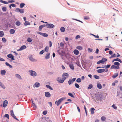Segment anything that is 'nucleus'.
Instances as JSON below:
<instances>
[{
  "instance_id": "4468645a",
  "label": "nucleus",
  "mask_w": 122,
  "mask_h": 122,
  "mask_svg": "<svg viewBox=\"0 0 122 122\" xmlns=\"http://www.w3.org/2000/svg\"><path fill=\"white\" fill-rule=\"evenodd\" d=\"M28 58L31 61H34L35 59H33L32 55L29 56Z\"/></svg>"
},
{
  "instance_id": "3c124183",
  "label": "nucleus",
  "mask_w": 122,
  "mask_h": 122,
  "mask_svg": "<svg viewBox=\"0 0 122 122\" xmlns=\"http://www.w3.org/2000/svg\"><path fill=\"white\" fill-rule=\"evenodd\" d=\"M2 41L3 42L5 43L6 42V40L5 38L3 37L2 38Z\"/></svg>"
},
{
  "instance_id": "6e6552de",
  "label": "nucleus",
  "mask_w": 122,
  "mask_h": 122,
  "mask_svg": "<svg viewBox=\"0 0 122 122\" xmlns=\"http://www.w3.org/2000/svg\"><path fill=\"white\" fill-rule=\"evenodd\" d=\"M7 56L8 58H11V59L12 60H14L15 59L14 58V56L11 54L7 55Z\"/></svg>"
},
{
  "instance_id": "58836bf2",
  "label": "nucleus",
  "mask_w": 122,
  "mask_h": 122,
  "mask_svg": "<svg viewBox=\"0 0 122 122\" xmlns=\"http://www.w3.org/2000/svg\"><path fill=\"white\" fill-rule=\"evenodd\" d=\"M25 5V4L24 3H20V7L22 8H23Z\"/></svg>"
},
{
  "instance_id": "bf43d9fd",
  "label": "nucleus",
  "mask_w": 122,
  "mask_h": 122,
  "mask_svg": "<svg viewBox=\"0 0 122 122\" xmlns=\"http://www.w3.org/2000/svg\"><path fill=\"white\" fill-rule=\"evenodd\" d=\"M112 107L113 108L115 109H117V107L115 105L113 104L112 106Z\"/></svg>"
},
{
  "instance_id": "412c9836",
  "label": "nucleus",
  "mask_w": 122,
  "mask_h": 122,
  "mask_svg": "<svg viewBox=\"0 0 122 122\" xmlns=\"http://www.w3.org/2000/svg\"><path fill=\"white\" fill-rule=\"evenodd\" d=\"M61 78L59 77H58L56 79L57 81L59 83H62L63 82H61Z\"/></svg>"
},
{
  "instance_id": "473e14b6",
  "label": "nucleus",
  "mask_w": 122,
  "mask_h": 122,
  "mask_svg": "<svg viewBox=\"0 0 122 122\" xmlns=\"http://www.w3.org/2000/svg\"><path fill=\"white\" fill-rule=\"evenodd\" d=\"M30 24V23L28 21H25L24 23V25L26 26L28 25H29Z\"/></svg>"
},
{
  "instance_id": "4d7b16f0",
  "label": "nucleus",
  "mask_w": 122,
  "mask_h": 122,
  "mask_svg": "<svg viewBox=\"0 0 122 122\" xmlns=\"http://www.w3.org/2000/svg\"><path fill=\"white\" fill-rule=\"evenodd\" d=\"M12 117L13 118H14L16 120L18 121H19V119L16 118V116L15 115L12 116Z\"/></svg>"
},
{
  "instance_id": "9d476101",
  "label": "nucleus",
  "mask_w": 122,
  "mask_h": 122,
  "mask_svg": "<svg viewBox=\"0 0 122 122\" xmlns=\"http://www.w3.org/2000/svg\"><path fill=\"white\" fill-rule=\"evenodd\" d=\"M105 71V69H99L97 70V72L98 73H100L103 72Z\"/></svg>"
},
{
  "instance_id": "052dcab7",
  "label": "nucleus",
  "mask_w": 122,
  "mask_h": 122,
  "mask_svg": "<svg viewBox=\"0 0 122 122\" xmlns=\"http://www.w3.org/2000/svg\"><path fill=\"white\" fill-rule=\"evenodd\" d=\"M91 34L93 36H94L96 38H99V36L98 35H97V36H96L92 34Z\"/></svg>"
},
{
  "instance_id": "f8f14e48",
  "label": "nucleus",
  "mask_w": 122,
  "mask_h": 122,
  "mask_svg": "<svg viewBox=\"0 0 122 122\" xmlns=\"http://www.w3.org/2000/svg\"><path fill=\"white\" fill-rule=\"evenodd\" d=\"M114 61H117L121 63H122V61L121 60L118 58L114 59L112 61V62H113Z\"/></svg>"
},
{
  "instance_id": "6e6d98bb",
  "label": "nucleus",
  "mask_w": 122,
  "mask_h": 122,
  "mask_svg": "<svg viewBox=\"0 0 122 122\" xmlns=\"http://www.w3.org/2000/svg\"><path fill=\"white\" fill-rule=\"evenodd\" d=\"M2 10L3 11L5 12L6 10V8L5 7H3L2 8Z\"/></svg>"
},
{
  "instance_id": "c9c22d12",
  "label": "nucleus",
  "mask_w": 122,
  "mask_h": 122,
  "mask_svg": "<svg viewBox=\"0 0 122 122\" xmlns=\"http://www.w3.org/2000/svg\"><path fill=\"white\" fill-rule=\"evenodd\" d=\"M106 118L104 116H102L101 118V120L102 121H104L106 120Z\"/></svg>"
},
{
  "instance_id": "4c0bfd02",
  "label": "nucleus",
  "mask_w": 122,
  "mask_h": 122,
  "mask_svg": "<svg viewBox=\"0 0 122 122\" xmlns=\"http://www.w3.org/2000/svg\"><path fill=\"white\" fill-rule=\"evenodd\" d=\"M63 78L61 79V82H63L67 78L66 77H62Z\"/></svg>"
},
{
  "instance_id": "a18cd8bd",
  "label": "nucleus",
  "mask_w": 122,
  "mask_h": 122,
  "mask_svg": "<svg viewBox=\"0 0 122 122\" xmlns=\"http://www.w3.org/2000/svg\"><path fill=\"white\" fill-rule=\"evenodd\" d=\"M116 56V55L115 54H114L112 55L111 56L109 57L110 59H111L112 58H113L115 57Z\"/></svg>"
},
{
  "instance_id": "13d9d810",
  "label": "nucleus",
  "mask_w": 122,
  "mask_h": 122,
  "mask_svg": "<svg viewBox=\"0 0 122 122\" xmlns=\"http://www.w3.org/2000/svg\"><path fill=\"white\" fill-rule=\"evenodd\" d=\"M10 112L11 115L12 116L14 115L13 110H11L10 111Z\"/></svg>"
},
{
  "instance_id": "49530a36",
  "label": "nucleus",
  "mask_w": 122,
  "mask_h": 122,
  "mask_svg": "<svg viewBox=\"0 0 122 122\" xmlns=\"http://www.w3.org/2000/svg\"><path fill=\"white\" fill-rule=\"evenodd\" d=\"M42 36L45 37H46L48 36V35L46 33H43Z\"/></svg>"
},
{
  "instance_id": "c756f323",
  "label": "nucleus",
  "mask_w": 122,
  "mask_h": 122,
  "mask_svg": "<svg viewBox=\"0 0 122 122\" xmlns=\"http://www.w3.org/2000/svg\"><path fill=\"white\" fill-rule=\"evenodd\" d=\"M76 49L80 50L83 49V48L82 47L80 46H76Z\"/></svg>"
},
{
  "instance_id": "e433bc0d",
  "label": "nucleus",
  "mask_w": 122,
  "mask_h": 122,
  "mask_svg": "<svg viewBox=\"0 0 122 122\" xmlns=\"http://www.w3.org/2000/svg\"><path fill=\"white\" fill-rule=\"evenodd\" d=\"M15 76L16 77L18 78L19 79H21V78L19 74H16L15 75Z\"/></svg>"
},
{
  "instance_id": "0eeeda50",
  "label": "nucleus",
  "mask_w": 122,
  "mask_h": 122,
  "mask_svg": "<svg viewBox=\"0 0 122 122\" xmlns=\"http://www.w3.org/2000/svg\"><path fill=\"white\" fill-rule=\"evenodd\" d=\"M119 69V66H115V65H112V66H111L110 67V69Z\"/></svg>"
},
{
  "instance_id": "de8ad7c7",
  "label": "nucleus",
  "mask_w": 122,
  "mask_h": 122,
  "mask_svg": "<svg viewBox=\"0 0 122 122\" xmlns=\"http://www.w3.org/2000/svg\"><path fill=\"white\" fill-rule=\"evenodd\" d=\"M27 41L28 42L30 43L32 41V39L30 38L29 37L27 38Z\"/></svg>"
},
{
  "instance_id": "774afa93",
  "label": "nucleus",
  "mask_w": 122,
  "mask_h": 122,
  "mask_svg": "<svg viewBox=\"0 0 122 122\" xmlns=\"http://www.w3.org/2000/svg\"><path fill=\"white\" fill-rule=\"evenodd\" d=\"M47 113V112L46 111H44L43 112V114L44 115H46Z\"/></svg>"
},
{
  "instance_id": "39448f33",
  "label": "nucleus",
  "mask_w": 122,
  "mask_h": 122,
  "mask_svg": "<svg viewBox=\"0 0 122 122\" xmlns=\"http://www.w3.org/2000/svg\"><path fill=\"white\" fill-rule=\"evenodd\" d=\"M55 27V25L51 23H49L46 24V27L52 29Z\"/></svg>"
},
{
  "instance_id": "423d86ee",
  "label": "nucleus",
  "mask_w": 122,
  "mask_h": 122,
  "mask_svg": "<svg viewBox=\"0 0 122 122\" xmlns=\"http://www.w3.org/2000/svg\"><path fill=\"white\" fill-rule=\"evenodd\" d=\"M66 99L65 97H62L59 99L57 101L56 103V105L57 106H58L61 103V102L64 100H65Z\"/></svg>"
},
{
  "instance_id": "6ab92c4d",
  "label": "nucleus",
  "mask_w": 122,
  "mask_h": 122,
  "mask_svg": "<svg viewBox=\"0 0 122 122\" xmlns=\"http://www.w3.org/2000/svg\"><path fill=\"white\" fill-rule=\"evenodd\" d=\"M15 32V30L13 29H11L10 30V32L11 34H14Z\"/></svg>"
},
{
  "instance_id": "dca6fc26",
  "label": "nucleus",
  "mask_w": 122,
  "mask_h": 122,
  "mask_svg": "<svg viewBox=\"0 0 122 122\" xmlns=\"http://www.w3.org/2000/svg\"><path fill=\"white\" fill-rule=\"evenodd\" d=\"M40 85V83L38 82H36L34 84V86L36 87H39Z\"/></svg>"
},
{
  "instance_id": "09e8293b",
  "label": "nucleus",
  "mask_w": 122,
  "mask_h": 122,
  "mask_svg": "<svg viewBox=\"0 0 122 122\" xmlns=\"http://www.w3.org/2000/svg\"><path fill=\"white\" fill-rule=\"evenodd\" d=\"M73 82L70 79L68 81V84L69 85H70L72 84Z\"/></svg>"
},
{
  "instance_id": "f3484780",
  "label": "nucleus",
  "mask_w": 122,
  "mask_h": 122,
  "mask_svg": "<svg viewBox=\"0 0 122 122\" xmlns=\"http://www.w3.org/2000/svg\"><path fill=\"white\" fill-rule=\"evenodd\" d=\"M62 77L66 76L67 78L69 76V74L68 73H63L62 75Z\"/></svg>"
},
{
  "instance_id": "0e129e2a",
  "label": "nucleus",
  "mask_w": 122,
  "mask_h": 122,
  "mask_svg": "<svg viewBox=\"0 0 122 122\" xmlns=\"http://www.w3.org/2000/svg\"><path fill=\"white\" fill-rule=\"evenodd\" d=\"M102 61L101 60H99V61H97V64H99L101 63H103Z\"/></svg>"
},
{
  "instance_id": "338daca9",
  "label": "nucleus",
  "mask_w": 122,
  "mask_h": 122,
  "mask_svg": "<svg viewBox=\"0 0 122 122\" xmlns=\"http://www.w3.org/2000/svg\"><path fill=\"white\" fill-rule=\"evenodd\" d=\"M32 106L34 108H36L37 107L36 105L35 104V103H33V104H32Z\"/></svg>"
},
{
  "instance_id": "cd10ccee",
  "label": "nucleus",
  "mask_w": 122,
  "mask_h": 122,
  "mask_svg": "<svg viewBox=\"0 0 122 122\" xmlns=\"http://www.w3.org/2000/svg\"><path fill=\"white\" fill-rule=\"evenodd\" d=\"M46 86L47 88H49L50 90H53V88L51 87V86L48 85H46Z\"/></svg>"
},
{
  "instance_id": "2f4dec72",
  "label": "nucleus",
  "mask_w": 122,
  "mask_h": 122,
  "mask_svg": "<svg viewBox=\"0 0 122 122\" xmlns=\"http://www.w3.org/2000/svg\"><path fill=\"white\" fill-rule=\"evenodd\" d=\"M15 24L16 25L19 26L21 25V23L19 21H17L15 22Z\"/></svg>"
},
{
  "instance_id": "7ed1b4c3",
  "label": "nucleus",
  "mask_w": 122,
  "mask_h": 122,
  "mask_svg": "<svg viewBox=\"0 0 122 122\" xmlns=\"http://www.w3.org/2000/svg\"><path fill=\"white\" fill-rule=\"evenodd\" d=\"M28 71L30 73V75L31 76L34 77L37 76V73L35 71L32 70H29Z\"/></svg>"
},
{
  "instance_id": "ddd939ff",
  "label": "nucleus",
  "mask_w": 122,
  "mask_h": 122,
  "mask_svg": "<svg viewBox=\"0 0 122 122\" xmlns=\"http://www.w3.org/2000/svg\"><path fill=\"white\" fill-rule=\"evenodd\" d=\"M6 73V71L5 70H1L0 71L1 74L3 76L5 75V74Z\"/></svg>"
},
{
  "instance_id": "aec40b11",
  "label": "nucleus",
  "mask_w": 122,
  "mask_h": 122,
  "mask_svg": "<svg viewBox=\"0 0 122 122\" xmlns=\"http://www.w3.org/2000/svg\"><path fill=\"white\" fill-rule=\"evenodd\" d=\"M0 86L3 89H5L6 88L5 85L1 82H0Z\"/></svg>"
},
{
  "instance_id": "bb28decb",
  "label": "nucleus",
  "mask_w": 122,
  "mask_h": 122,
  "mask_svg": "<svg viewBox=\"0 0 122 122\" xmlns=\"http://www.w3.org/2000/svg\"><path fill=\"white\" fill-rule=\"evenodd\" d=\"M97 88L99 89H101L102 88V86L100 83H98L97 84Z\"/></svg>"
},
{
  "instance_id": "ea45409f",
  "label": "nucleus",
  "mask_w": 122,
  "mask_h": 122,
  "mask_svg": "<svg viewBox=\"0 0 122 122\" xmlns=\"http://www.w3.org/2000/svg\"><path fill=\"white\" fill-rule=\"evenodd\" d=\"M4 34V32L2 31H0V37H2L3 36Z\"/></svg>"
},
{
  "instance_id": "c85d7f7f",
  "label": "nucleus",
  "mask_w": 122,
  "mask_h": 122,
  "mask_svg": "<svg viewBox=\"0 0 122 122\" xmlns=\"http://www.w3.org/2000/svg\"><path fill=\"white\" fill-rule=\"evenodd\" d=\"M5 64L7 66H9L10 68H12V66L10 64L6 62Z\"/></svg>"
},
{
  "instance_id": "5701e85b",
  "label": "nucleus",
  "mask_w": 122,
  "mask_h": 122,
  "mask_svg": "<svg viewBox=\"0 0 122 122\" xmlns=\"http://www.w3.org/2000/svg\"><path fill=\"white\" fill-rule=\"evenodd\" d=\"M101 60L102 62L103 63H104L105 62L107 61V59L103 57L102 59Z\"/></svg>"
},
{
  "instance_id": "c03bdc74",
  "label": "nucleus",
  "mask_w": 122,
  "mask_h": 122,
  "mask_svg": "<svg viewBox=\"0 0 122 122\" xmlns=\"http://www.w3.org/2000/svg\"><path fill=\"white\" fill-rule=\"evenodd\" d=\"M68 95L71 97L73 98H74L75 97L73 96L72 94L70 92L69 93H68Z\"/></svg>"
},
{
  "instance_id": "37998d69",
  "label": "nucleus",
  "mask_w": 122,
  "mask_h": 122,
  "mask_svg": "<svg viewBox=\"0 0 122 122\" xmlns=\"http://www.w3.org/2000/svg\"><path fill=\"white\" fill-rule=\"evenodd\" d=\"M81 79L80 78H78L76 80V81L78 83H80L81 81Z\"/></svg>"
},
{
  "instance_id": "4be33fe9",
  "label": "nucleus",
  "mask_w": 122,
  "mask_h": 122,
  "mask_svg": "<svg viewBox=\"0 0 122 122\" xmlns=\"http://www.w3.org/2000/svg\"><path fill=\"white\" fill-rule=\"evenodd\" d=\"M95 110V109L93 107H92L91 108L90 110L91 114H94V111Z\"/></svg>"
},
{
  "instance_id": "5fc2aeb1",
  "label": "nucleus",
  "mask_w": 122,
  "mask_h": 122,
  "mask_svg": "<svg viewBox=\"0 0 122 122\" xmlns=\"http://www.w3.org/2000/svg\"><path fill=\"white\" fill-rule=\"evenodd\" d=\"M75 86L76 88H79L80 87L79 85L77 83H75Z\"/></svg>"
},
{
  "instance_id": "a211bd4d",
  "label": "nucleus",
  "mask_w": 122,
  "mask_h": 122,
  "mask_svg": "<svg viewBox=\"0 0 122 122\" xmlns=\"http://www.w3.org/2000/svg\"><path fill=\"white\" fill-rule=\"evenodd\" d=\"M50 53L46 54L45 57V58L46 59H49L50 57Z\"/></svg>"
},
{
  "instance_id": "a878e982",
  "label": "nucleus",
  "mask_w": 122,
  "mask_h": 122,
  "mask_svg": "<svg viewBox=\"0 0 122 122\" xmlns=\"http://www.w3.org/2000/svg\"><path fill=\"white\" fill-rule=\"evenodd\" d=\"M20 48L21 50H22L26 49V46L24 45L21 46Z\"/></svg>"
},
{
  "instance_id": "1a4fd4ad",
  "label": "nucleus",
  "mask_w": 122,
  "mask_h": 122,
  "mask_svg": "<svg viewBox=\"0 0 122 122\" xmlns=\"http://www.w3.org/2000/svg\"><path fill=\"white\" fill-rule=\"evenodd\" d=\"M45 97H49L51 96L50 93L48 92H45Z\"/></svg>"
},
{
  "instance_id": "72a5a7b5",
  "label": "nucleus",
  "mask_w": 122,
  "mask_h": 122,
  "mask_svg": "<svg viewBox=\"0 0 122 122\" xmlns=\"http://www.w3.org/2000/svg\"><path fill=\"white\" fill-rule=\"evenodd\" d=\"M114 64L115 65H116L117 66H119L120 65V63L117 62H115L114 63Z\"/></svg>"
},
{
  "instance_id": "e2e57ef3",
  "label": "nucleus",
  "mask_w": 122,
  "mask_h": 122,
  "mask_svg": "<svg viewBox=\"0 0 122 122\" xmlns=\"http://www.w3.org/2000/svg\"><path fill=\"white\" fill-rule=\"evenodd\" d=\"M44 52V50H42L39 53L41 55Z\"/></svg>"
},
{
  "instance_id": "a19ab883",
  "label": "nucleus",
  "mask_w": 122,
  "mask_h": 122,
  "mask_svg": "<svg viewBox=\"0 0 122 122\" xmlns=\"http://www.w3.org/2000/svg\"><path fill=\"white\" fill-rule=\"evenodd\" d=\"M49 47L47 46H46L45 47L44 49V51H45L46 52H48V50H49Z\"/></svg>"
},
{
  "instance_id": "20e7f679",
  "label": "nucleus",
  "mask_w": 122,
  "mask_h": 122,
  "mask_svg": "<svg viewBox=\"0 0 122 122\" xmlns=\"http://www.w3.org/2000/svg\"><path fill=\"white\" fill-rule=\"evenodd\" d=\"M15 11L17 12H20V13L22 14L24 12V10L23 9L16 8L15 10Z\"/></svg>"
},
{
  "instance_id": "b1692460",
  "label": "nucleus",
  "mask_w": 122,
  "mask_h": 122,
  "mask_svg": "<svg viewBox=\"0 0 122 122\" xmlns=\"http://www.w3.org/2000/svg\"><path fill=\"white\" fill-rule=\"evenodd\" d=\"M118 75V74L117 73H115L112 76V78L114 79Z\"/></svg>"
},
{
  "instance_id": "69168bd1",
  "label": "nucleus",
  "mask_w": 122,
  "mask_h": 122,
  "mask_svg": "<svg viewBox=\"0 0 122 122\" xmlns=\"http://www.w3.org/2000/svg\"><path fill=\"white\" fill-rule=\"evenodd\" d=\"M8 1L9 3H12L15 2V1L14 0H8Z\"/></svg>"
},
{
  "instance_id": "603ef678",
  "label": "nucleus",
  "mask_w": 122,
  "mask_h": 122,
  "mask_svg": "<svg viewBox=\"0 0 122 122\" xmlns=\"http://www.w3.org/2000/svg\"><path fill=\"white\" fill-rule=\"evenodd\" d=\"M4 117H7L8 119H9V115L8 114H5L4 116Z\"/></svg>"
},
{
  "instance_id": "9b49d317",
  "label": "nucleus",
  "mask_w": 122,
  "mask_h": 122,
  "mask_svg": "<svg viewBox=\"0 0 122 122\" xmlns=\"http://www.w3.org/2000/svg\"><path fill=\"white\" fill-rule=\"evenodd\" d=\"M8 104V101L7 100H5L3 102V106L4 107H6Z\"/></svg>"
},
{
  "instance_id": "8fccbe9b",
  "label": "nucleus",
  "mask_w": 122,
  "mask_h": 122,
  "mask_svg": "<svg viewBox=\"0 0 122 122\" xmlns=\"http://www.w3.org/2000/svg\"><path fill=\"white\" fill-rule=\"evenodd\" d=\"M43 27L42 26V25H40L39 27V30L40 31H41V30L43 28Z\"/></svg>"
},
{
  "instance_id": "79ce46f5",
  "label": "nucleus",
  "mask_w": 122,
  "mask_h": 122,
  "mask_svg": "<svg viewBox=\"0 0 122 122\" xmlns=\"http://www.w3.org/2000/svg\"><path fill=\"white\" fill-rule=\"evenodd\" d=\"M111 65L110 64L107 65H105V69H108L110 68V66Z\"/></svg>"
},
{
  "instance_id": "f03ea898",
  "label": "nucleus",
  "mask_w": 122,
  "mask_h": 122,
  "mask_svg": "<svg viewBox=\"0 0 122 122\" xmlns=\"http://www.w3.org/2000/svg\"><path fill=\"white\" fill-rule=\"evenodd\" d=\"M57 52L60 55L64 56L66 57H67L66 54L64 51L60 49H59L57 51Z\"/></svg>"
},
{
  "instance_id": "f257e3e1",
  "label": "nucleus",
  "mask_w": 122,
  "mask_h": 122,
  "mask_svg": "<svg viewBox=\"0 0 122 122\" xmlns=\"http://www.w3.org/2000/svg\"><path fill=\"white\" fill-rule=\"evenodd\" d=\"M103 98V95L101 94H97L96 96V100L98 102L102 101Z\"/></svg>"
},
{
  "instance_id": "f704fd0d",
  "label": "nucleus",
  "mask_w": 122,
  "mask_h": 122,
  "mask_svg": "<svg viewBox=\"0 0 122 122\" xmlns=\"http://www.w3.org/2000/svg\"><path fill=\"white\" fill-rule=\"evenodd\" d=\"M93 86L91 84H90L88 86V87L87 88V89L88 90L92 88Z\"/></svg>"
},
{
  "instance_id": "864d4df0",
  "label": "nucleus",
  "mask_w": 122,
  "mask_h": 122,
  "mask_svg": "<svg viewBox=\"0 0 122 122\" xmlns=\"http://www.w3.org/2000/svg\"><path fill=\"white\" fill-rule=\"evenodd\" d=\"M93 76L96 79H98L99 78V76L97 75H94Z\"/></svg>"
},
{
  "instance_id": "7c9ffc66",
  "label": "nucleus",
  "mask_w": 122,
  "mask_h": 122,
  "mask_svg": "<svg viewBox=\"0 0 122 122\" xmlns=\"http://www.w3.org/2000/svg\"><path fill=\"white\" fill-rule=\"evenodd\" d=\"M70 68L72 70H73L74 69V67L73 65L72 64H70L69 65Z\"/></svg>"
},
{
  "instance_id": "680f3d73",
  "label": "nucleus",
  "mask_w": 122,
  "mask_h": 122,
  "mask_svg": "<svg viewBox=\"0 0 122 122\" xmlns=\"http://www.w3.org/2000/svg\"><path fill=\"white\" fill-rule=\"evenodd\" d=\"M60 46L62 47H64V44L62 42H61L60 44Z\"/></svg>"
},
{
  "instance_id": "2eb2a0df",
  "label": "nucleus",
  "mask_w": 122,
  "mask_h": 122,
  "mask_svg": "<svg viewBox=\"0 0 122 122\" xmlns=\"http://www.w3.org/2000/svg\"><path fill=\"white\" fill-rule=\"evenodd\" d=\"M79 51L76 49L74 50L73 51V52L74 54L76 55H78L79 53Z\"/></svg>"
},
{
  "instance_id": "393cba45",
  "label": "nucleus",
  "mask_w": 122,
  "mask_h": 122,
  "mask_svg": "<svg viewBox=\"0 0 122 122\" xmlns=\"http://www.w3.org/2000/svg\"><path fill=\"white\" fill-rule=\"evenodd\" d=\"M65 28L63 27H61L60 28V30L62 32H64L65 31Z\"/></svg>"
}]
</instances>
